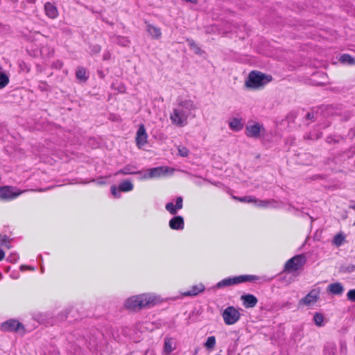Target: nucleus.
<instances>
[{
	"mask_svg": "<svg viewBox=\"0 0 355 355\" xmlns=\"http://www.w3.org/2000/svg\"><path fill=\"white\" fill-rule=\"evenodd\" d=\"M196 110L194 102L191 99H177V105L171 114L170 119L173 125L178 127H184L187 124V119L192 111Z\"/></svg>",
	"mask_w": 355,
	"mask_h": 355,
	"instance_id": "1",
	"label": "nucleus"
},
{
	"mask_svg": "<svg viewBox=\"0 0 355 355\" xmlns=\"http://www.w3.org/2000/svg\"><path fill=\"white\" fill-rule=\"evenodd\" d=\"M158 302L155 295L149 293H144L132 296L125 302V307L130 311H137L144 308H149Z\"/></svg>",
	"mask_w": 355,
	"mask_h": 355,
	"instance_id": "2",
	"label": "nucleus"
},
{
	"mask_svg": "<svg viewBox=\"0 0 355 355\" xmlns=\"http://www.w3.org/2000/svg\"><path fill=\"white\" fill-rule=\"evenodd\" d=\"M272 80V76L258 71H252L245 82V85L251 89L263 87Z\"/></svg>",
	"mask_w": 355,
	"mask_h": 355,
	"instance_id": "3",
	"label": "nucleus"
},
{
	"mask_svg": "<svg viewBox=\"0 0 355 355\" xmlns=\"http://www.w3.org/2000/svg\"><path fill=\"white\" fill-rule=\"evenodd\" d=\"M259 279V277L252 275H243L237 277H227L218 282L215 288H221L247 282H254Z\"/></svg>",
	"mask_w": 355,
	"mask_h": 355,
	"instance_id": "4",
	"label": "nucleus"
},
{
	"mask_svg": "<svg viewBox=\"0 0 355 355\" xmlns=\"http://www.w3.org/2000/svg\"><path fill=\"white\" fill-rule=\"evenodd\" d=\"M306 262V257L304 254L295 255L286 262L284 270L288 272L297 271L300 269Z\"/></svg>",
	"mask_w": 355,
	"mask_h": 355,
	"instance_id": "5",
	"label": "nucleus"
},
{
	"mask_svg": "<svg viewBox=\"0 0 355 355\" xmlns=\"http://www.w3.org/2000/svg\"><path fill=\"white\" fill-rule=\"evenodd\" d=\"M222 316L224 322L227 325H232L239 320L241 318V313L234 306H230L225 309L222 313Z\"/></svg>",
	"mask_w": 355,
	"mask_h": 355,
	"instance_id": "6",
	"label": "nucleus"
},
{
	"mask_svg": "<svg viewBox=\"0 0 355 355\" xmlns=\"http://www.w3.org/2000/svg\"><path fill=\"white\" fill-rule=\"evenodd\" d=\"M1 329L2 331L6 332L21 331V334H24L26 331L24 324L15 319H10L2 322L1 324Z\"/></svg>",
	"mask_w": 355,
	"mask_h": 355,
	"instance_id": "7",
	"label": "nucleus"
},
{
	"mask_svg": "<svg viewBox=\"0 0 355 355\" xmlns=\"http://www.w3.org/2000/svg\"><path fill=\"white\" fill-rule=\"evenodd\" d=\"M134 189V185L130 180H125L122 181L119 184L118 188L116 185H112L111 187V193L116 198H119L121 197V192H129L132 191Z\"/></svg>",
	"mask_w": 355,
	"mask_h": 355,
	"instance_id": "8",
	"label": "nucleus"
},
{
	"mask_svg": "<svg viewBox=\"0 0 355 355\" xmlns=\"http://www.w3.org/2000/svg\"><path fill=\"white\" fill-rule=\"evenodd\" d=\"M21 192L12 186L0 187V199L10 200L19 196Z\"/></svg>",
	"mask_w": 355,
	"mask_h": 355,
	"instance_id": "9",
	"label": "nucleus"
},
{
	"mask_svg": "<svg viewBox=\"0 0 355 355\" xmlns=\"http://www.w3.org/2000/svg\"><path fill=\"white\" fill-rule=\"evenodd\" d=\"M169 169L167 166H157L150 168L148 171L145 172L141 179H153L157 178L164 175Z\"/></svg>",
	"mask_w": 355,
	"mask_h": 355,
	"instance_id": "10",
	"label": "nucleus"
},
{
	"mask_svg": "<svg viewBox=\"0 0 355 355\" xmlns=\"http://www.w3.org/2000/svg\"><path fill=\"white\" fill-rule=\"evenodd\" d=\"M320 293L319 288L312 289L305 297L300 300V304L309 306L316 302L319 300Z\"/></svg>",
	"mask_w": 355,
	"mask_h": 355,
	"instance_id": "11",
	"label": "nucleus"
},
{
	"mask_svg": "<svg viewBox=\"0 0 355 355\" xmlns=\"http://www.w3.org/2000/svg\"><path fill=\"white\" fill-rule=\"evenodd\" d=\"M261 130H264V128L259 123L256 122L253 124L246 125L245 134L248 137L258 138Z\"/></svg>",
	"mask_w": 355,
	"mask_h": 355,
	"instance_id": "12",
	"label": "nucleus"
},
{
	"mask_svg": "<svg viewBox=\"0 0 355 355\" xmlns=\"http://www.w3.org/2000/svg\"><path fill=\"white\" fill-rule=\"evenodd\" d=\"M183 207V198L182 196H178L175 199V205L172 202L166 204L165 209L172 215H176L178 210Z\"/></svg>",
	"mask_w": 355,
	"mask_h": 355,
	"instance_id": "13",
	"label": "nucleus"
},
{
	"mask_svg": "<svg viewBox=\"0 0 355 355\" xmlns=\"http://www.w3.org/2000/svg\"><path fill=\"white\" fill-rule=\"evenodd\" d=\"M148 135L144 125H141L137 130L136 135V143L139 148H141L147 143Z\"/></svg>",
	"mask_w": 355,
	"mask_h": 355,
	"instance_id": "14",
	"label": "nucleus"
},
{
	"mask_svg": "<svg viewBox=\"0 0 355 355\" xmlns=\"http://www.w3.org/2000/svg\"><path fill=\"white\" fill-rule=\"evenodd\" d=\"M169 227L173 230H182L184 227V220L182 216H175L168 222Z\"/></svg>",
	"mask_w": 355,
	"mask_h": 355,
	"instance_id": "15",
	"label": "nucleus"
},
{
	"mask_svg": "<svg viewBox=\"0 0 355 355\" xmlns=\"http://www.w3.org/2000/svg\"><path fill=\"white\" fill-rule=\"evenodd\" d=\"M241 300L243 305L246 309L254 308L256 306L258 299L252 294H245L241 296Z\"/></svg>",
	"mask_w": 355,
	"mask_h": 355,
	"instance_id": "16",
	"label": "nucleus"
},
{
	"mask_svg": "<svg viewBox=\"0 0 355 355\" xmlns=\"http://www.w3.org/2000/svg\"><path fill=\"white\" fill-rule=\"evenodd\" d=\"M141 171H138L137 167L135 165L127 164L123 168L118 171L115 175H133V174H142Z\"/></svg>",
	"mask_w": 355,
	"mask_h": 355,
	"instance_id": "17",
	"label": "nucleus"
},
{
	"mask_svg": "<svg viewBox=\"0 0 355 355\" xmlns=\"http://www.w3.org/2000/svg\"><path fill=\"white\" fill-rule=\"evenodd\" d=\"M327 291L333 295H340L344 291V286L340 282L332 283L328 286Z\"/></svg>",
	"mask_w": 355,
	"mask_h": 355,
	"instance_id": "18",
	"label": "nucleus"
},
{
	"mask_svg": "<svg viewBox=\"0 0 355 355\" xmlns=\"http://www.w3.org/2000/svg\"><path fill=\"white\" fill-rule=\"evenodd\" d=\"M205 289V286L202 284H199L198 285H194L191 287V288L182 293L184 296H196L198 293H202Z\"/></svg>",
	"mask_w": 355,
	"mask_h": 355,
	"instance_id": "19",
	"label": "nucleus"
},
{
	"mask_svg": "<svg viewBox=\"0 0 355 355\" xmlns=\"http://www.w3.org/2000/svg\"><path fill=\"white\" fill-rule=\"evenodd\" d=\"M44 10L46 15L51 18L55 19L58 16V10L57 8L53 6L52 3L47 2L44 5Z\"/></svg>",
	"mask_w": 355,
	"mask_h": 355,
	"instance_id": "20",
	"label": "nucleus"
},
{
	"mask_svg": "<svg viewBox=\"0 0 355 355\" xmlns=\"http://www.w3.org/2000/svg\"><path fill=\"white\" fill-rule=\"evenodd\" d=\"M337 348L336 345L334 342H327L324 345L323 354L324 355H335Z\"/></svg>",
	"mask_w": 355,
	"mask_h": 355,
	"instance_id": "21",
	"label": "nucleus"
},
{
	"mask_svg": "<svg viewBox=\"0 0 355 355\" xmlns=\"http://www.w3.org/2000/svg\"><path fill=\"white\" fill-rule=\"evenodd\" d=\"M187 42L190 48L196 55H202L205 52L201 49V48L196 43V42L191 38H187Z\"/></svg>",
	"mask_w": 355,
	"mask_h": 355,
	"instance_id": "22",
	"label": "nucleus"
},
{
	"mask_svg": "<svg viewBox=\"0 0 355 355\" xmlns=\"http://www.w3.org/2000/svg\"><path fill=\"white\" fill-rule=\"evenodd\" d=\"M328 115H338L341 114L340 105H327L323 106Z\"/></svg>",
	"mask_w": 355,
	"mask_h": 355,
	"instance_id": "23",
	"label": "nucleus"
},
{
	"mask_svg": "<svg viewBox=\"0 0 355 355\" xmlns=\"http://www.w3.org/2000/svg\"><path fill=\"white\" fill-rule=\"evenodd\" d=\"M76 78L80 82L85 83L89 78L86 69L83 67H78L76 71Z\"/></svg>",
	"mask_w": 355,
	"mask_h": 355,
	"instance_id": "24",
	"label": "nucleus"
},
{
	"mask_svg": "<svg viewBox=\"0 0 355 355\" xmlns=\"http://www.w3.org/2000/svg\"><path fill=\"white\" fill-rule=\"evenodd\" d=\"M147 31L155 39H159L161 37L162 32L160 28L158 27L149 24L147 25Z\"/></svg>",
	"mask_w": 355,
	"mask_h": 355,
	"instance_id": "25",
	"label": "nucleus"
},
{
	"mask_svg": "<svg viewBox=\"0 0 355 355\" xmlns=\"http://www.w3.org/2000/svg\"><path fill=\"white\" fill-rule=\"evenodd\" d=\"M339 61L349 65L355 64V58L348 53H344L340 56Z\"/></svg>",
	"mask_w": 355,
	"mask_h": 355,
	"instance_id": "26",
	"label": "nucleus"
},
{
	"mask_svg": "<svg viewBox=\"0 0 355 355\" xmlns=\"http://www.w3.org/2000/svg\"><path fill=\"white\" fill-rule=\"evenodd\" d=\"M345 239V236L343 233H338L334 236L332 243L336 246L339 247L343 243Z\"/></svg>",
	"mask_w": 355,
	"mask_h": 355,
	"instance_id": "27",
	"label": "nucleus"
},
{
	"mask_svg": "<svg viewBox=\"0 0 355 355\" xmlns=\"http://www.w3.org/2000/svg\"><path fill=\"white\" fill-rule=\"evenodd\" d=\"M230 127L236 131L241 130L243 128V125L241 122V119L234 118L229 123Z\"/></svg>",
	"mask_w": 355,
	"mask_h": 355,
	"instance_id": "28",
	"label": "nucleus"
},
{
	"mask_svg": "<svg viewBox=\"0 0 355 355\" xmlns=\"http://www.w3.org/2000/svg\"><path fill=\"white\" fill-rule=\"evenodd\" d=\"M173 349L174 348L172 347L171 338H166L164 339V352L166 354H169L173 352Z\"/></svg>",
	"mask_w": 355,
	"mask_h": 355,
	"instance_id": "29",
	"label": "nucleus"
},
{
	"mask_svg": "<svg viewBox=\"0 0 355 355\" xmlns=\"http://www.w3.org/2000/svg\"><path fill=\"white\" fill-rule=\"evenodd\" d=\"M9 83V77L5 72H0V89Z\"/></svg>",
	"mask_w": 355,
	"mask_h": 355,
	"instance_id": "30",
	"label": "nucleus"
},
{
	"mask_svg": "<svg viewBox=\"0 0 355 355\" xmlns=\"http://www.w3.org/2000/svg\"><path fill=\"white\" fill-rule=\"evenodd\" d=\"M313 320L316 326L322 327L324 325V316L320 313H315L313 316Z\"/></svg>",
	"mask_w": 355,
	"mask_h": 355,
	"instance_id": "31",
	"label": "nucleus"
},
{
	"mask_svg": "<svg viewBox=\"0 0 355 355\" xmlns=\"http://www.w3.org/2000/svg\"><path fill=\"white\" fill-rule=\"evenodd\" d=\"M216 345V338L214 336L208 337L206 342L204 344V346L207 349H212Z\"/></svg>",
	"mask_w": 355,
	"mask_h": 355,
	"instance_id": "32",
	"label": "nucleus"
},
{
	"mask_svg": "<svg viewBox=\"0 0 355 355\" xmlns=\"http://www.w3.org/2000/svg\"><path fill=\"white\" fill-rule=\"evenodd\" d=\"M234 198L242 202H257V200L252 196H247L241 198L234 197Z\"/></svg>",
	"mask_w": 355,
	"mask_h": 355,
	"instance_id": "33",
	"label": "nucleus"
},
{
	"mask_svg": "<svg viewBox=\"0 0 355 355\" xmlns=\"http://www.w3.org/2000/svg\"><path fill=\"white\" fill-rule=\"evenodd\" d=\"M116 42L122 46H127L129 44L130 41L128 40L127 37L123 36H118L116 39Z\"/></svg>",
	"mask_w": 355,
	"mask_h": 355,
	"instance_id": "34",
	"label": "nucleus"
},
{
	"mask_svg": "<svg viewBox=\"0 0 355 355\" xmlns=\"http://www.w3.org/2000/svg\"><path fill=\"white\" fill-rule=\"evenodd\" d=\"M340 271L345 273H352L355 271V265L349 264L348 266H343L340 268Z\"/></svg>",
	"mask_w": 355,
	"mask_h": 355,
	"instance_id": "35",
	"label": "nucleus"
},
{
	"mask_svg": "<svg viewBox=\"0 0 355 355\" xmlns=\"http://www.w3.org/2000/svg\"><path fill=\"white\" fill-rule=\"evenodd\" d=\"M38 89L42 92L51 91L50 86L45 81H40L38 84Z\"/></svg>",
	"mask_w": 355,
	"mask_h": 355,
	"instance_id": "36",
	"label": "nucleus"
},
{
	"mask_svg": "<svg viewBox=\"0 0 355 355\" xmlns=\"http://www.w3.org/2000/svg\"><path fill=\"white\" fill-rule=\"evenodd\" d=\"M347 298L348 300L355 302V288L350 289L347 293Z\"/></svg>",
	"mask_w": 355,
	"mask_h": 355,
	"instance_id": "37",
	"label": "nucleus"
},
{
	"mask_svg": "<svg viewBox=\"0 0 355 355\" xmlns=\"http://www.w3.org/2000/svg\"><path fill=\"white\" fill-rule=\"evenodd\" d=\"M90 51L92 53L97 54L101 51V47L98 44H94L89 47Z\"/></svg>",
	"mask_w": 355,
	"mask_h": 355,
	"instance_id": "38",
	"label": "nucleus"
},
{
	"mask_svg": "<svg viewBox=\"0 0 355 355\" xmlns=\"http://www.w3.org/2000/svg\"><path fill=\"white\" fill-rule=\"evenodd\" d=\"M19 257L18 254H10L8 257H7V261L10 262V263H15L18 259H19Z\"/></svg>",
	"mask_w": 355,
	"mask_h": 355,
	"instance_id": "39",
	"label": "nucleus"
},
{
	"mask_svg": "<svg viewBox=\"0 0 355 355\" xmlns=\"http://www.w3.org/2000/svg\"><path fill=\"white\" fill-rule=\"evenodd\" d=\"M352 116L351 112L349 111H346L343 114L342 120L343 121H348Z\"/></svg>",
	"mask_w": 355,
	"mask_h": 355,
	"instance_id": "40",
	"label": "nucleus"
},
{
	"mask_svg": "<svg viewBox=\"0 0 355 355\" xmlns=\"http://www.w3.org/2000/svg\"><path fill=\"white\" fill-rule=\"evenodd\" d=\"M306 120H313L315 119V114L313 112H309L305 116Z\"/></svg>",
	"mask_w": 355,
	"mask_h": 355,
	"instance_id": "41",
	"label": "nucleus"
},
{
	"mask_svg": "<svg viewBox=\"0 0 355 355\" xmlns=\"http://www.w3.org/2000/svg\"><path fill=\"white\" fill-rule=\"evenodd\" d=\"M179 153L182 157L188 156V150L185 148H183L182 149H179Z\"/></svg>",
	"mask_w": 355,
	"mask_h": 355,
	"instance_id": "42",
	"label": "nucleus"
},
{
	"mask_svg": "<svg viewBox=\"0 0 355 355\" xmlns=\"http://www.w3.org/2000/svg\"><path fill=\"white\" fill-rule=\"evenodd\" d=\"M346 153L347 154H349L348 155V157H352V156H354V155L355 154V148L354 147H350L347 151Z\"/></svg>",
	"mask_w": 355,
	"mask_h": 355,
	"instance_id": "43",
	"label": "nucleus"
},
{
	"mask_svg": "<svg viewBox=\"0 0 355 355\" xmlns=\"http://www.w3.org/2000/svg\"><path fill=\"white\" fill-rule=\"evenodd\" d=\"M9 243V237L6 235H4L3 238L0 239V245H3L5 243Z\"/></svg>",
	"mask_w": 355,
	"mask_h": 355,
	"instance_id": "44",
	"label": "nucleus"
},
{
	"mask_svg": "<svg viewBox=\"0 0 355 355\" xmlns=\"http://www.w3.org/2000/svg\"><path fill=\"white\" fill-rule=\"evenodd\" d=\"M268 204H269V201H268V200H259V204H257V206L266 207L268 205Z\"/></svg>",
	"mask_w": 355,
	"mask_h": 355,
	"instance_id": "45",
	"label": "nucleus"
},
{
	"mask_svg": "<svg viewBox=\"0 0 355 355\" xmlns=\"http://www.w3.org/2000/svg\"><path fill=\"white\" fill-rule=\"evenodd\" d=\"M347 136L351 139H353L355 137V129L354 128H351L349 132H348V134H347Z\"/></svg>",
	"mask_w": 355,
	"mask_h": 355,
	"instance_id": "46",
	"label": "nucleus"
},
{
	"mask_svg": "<svg viewBox=\"0 0 355 355\" xmlns=\"http://www.w3.org/2000/svg\"><path fill=\"white\" fill-rule=\"evenodd\" d=\"M97 75L101 79L104 78L105 76V74L104 71L102 69H98L97 70Z\"/></svg>",
	"mask_w": 355,
	"mask_h": 355,
	"instance_id": "47",
	"label": "nucleus"
},
{
	"mask_svg": "<svg viewBox=\"0 0 355 355\" xmlns=\"http://www.w3.org/2000/svg\"><path fill=\"white\" fill-rule=\"evenodd\" d=\"M111 58V54L109 53V52H106L103 54V59L104 60H110Z\"/></svg>",
	"mask_w": 355,
	"mask_h": 355,
	"instance_id": "48",
	"label": "nucleus"
},
{
	"mask_svg": "<svg viewBox=\"0 0 355 355\" xmlns=\"http://www.w3.org/2000/svg\"><path fill=\"white\" fill-rule=\"evenodd\" d=\"M25 268H27V269L31 270H34V267H33V266H26V265H21V266H20V269H21V270H24V269H25Z\"/></svg>",
	"mask_w": 355,
	"mask_h": 355,
	"instance_id": "49",
	"label": "nucleus"
},
{
	"mask_svg": "<svg viewBox=\"0 0 355 355\" xmlns=\"http://www.w3.org/2000/svg\"><path fill=\"white\" fill-rule=\"evenodd\" d=\"M55 65L56 67H58V69H61L63 66V63L62 62L60 61V60H58L55 63Z\"/></svg>",
	"mask_w": 355,
	"mask_h": 355,
	"instance_id": "50",
	"label": "nucleus"
},
{
	"mask_svg": "<svg viewBox=\"0 0 355 355\" xmlns=\"http://www.w3.org/2000/svg\"><path fill=\"white\" fill-rule=\"evenodd\" d=\"M327 142H329V143H332V142L338 143V140L334 139L331 137H327Z\"/></svg>",
	"mask_w": 355,
	"mask_h": 355,
	"instance_id": "51",
	"label": "nucleus"
},
{
	"mask_svg": "<svg viewBox=\"0 0 355 355\" xmlns=\"http://www.w3.org/2000/svg\"><path fill=\"white\" fill-rule=\"evenodd\" d=\"M182 1H185L187 3H197L198 0H182Z\"/></svg>",
	"mask_w": 355,
	"mask_h": 355,
	"instance_id": "52",
	"label": "nucleus"
},
{
	"mask_svg": "<svg viewBox=\"0 0 355 355\" xmlns=\"http://www.w3.org/2000/svg\"><path fill=\"white\" fill-rule=\"evenodd\" d=\"M3 245H4L6 248H10V245L9 244H8V243H5V244H3Z\"/></svg>",
	"mask_w": 355,
	"mask_h": 355,
	"instance_id": "53",
	"label": "nucleus"
},
{
	"mask_svg": "<svg viewBox=\"0 0 355 355\" xmlns=\"http://www.w3.org/2000/svg\"><path fill=\"white\" fill-rule=\"evenodd\" d=\"M29 3H33L35 2V0H26Z\"/></svg>",
	"mask_w": 355,
	"mask_h": 355,
	"instance_id": "54",
	"label": "nucleus"
},
{
	"mask_svg": "<svg viewBox=\"0 0 355 355\" xmlns=\"http://www.w3.org/2000/svg\"><path fill=\"white\" fill-rule=\"evenodd\" d=\"M197 353H198V349H196L195 354H197Z\"/></svg>",
	"mask_w": 355,
	"mask_h": 355,
	"instance_id": "55",
	"label": "nucleus"
},
{
	"mask_svg": "<svg viewBox=\"0 0 355 355\" xmlns=\"http://www.w3.org/2000/svg\"><path fill=\"white\" fill-rule=\"evenodd\" d=\"M2 70V67L0 66V71Z\"/></svg>",
	"mask_w": 355,
	"mask_h": 355,
	"instance_id": "56",
	"label": "nucleus"
}]
</instances>
